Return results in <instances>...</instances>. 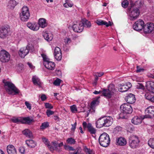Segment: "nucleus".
<instances>
[{
	"label": "nucleus",
	"instance_id": "obj_37",
	"mask_svg": "<svg viewBox=\"0 0 154 154\" xmlns=\"http://www.w3.org/2000/svg\"><path fill=\"white\" fill-rule=\"evenodd\" d=\"M148 144L151 148L154 149V138L150 139L148 141Z\"/></svg>",
	"mask_w": 154,
	"mask_h": 154
},
{
	"label": "nucleus",
	"instance_id": "obj_45",
	"mask_svg": "<svg viewBox=\"0 0 154 154\" xmlns=\"http://www.w3.org/2000/svg\"><path fill=\"white\" fill-rule=\"evenodd\" d=\"M61 80L59 79H57L53 82V84L56 86H59L60 85Z\"/></svg>",
	"mask_w": 154,
	"mask_h": 154
},
{
	"label": "nucleus",
	"instance_id": "obj_38",
	"mask_svg": "<svg viewBox=\"0 0 154 154\" xmlns=\"http://www.w3.org/2000/svg\"><path fill=\"white\" fill-rule=\"evenodd\" d=\"M55 58L58 61H60L61 60L62 57L61 52L59 53H56L54 54Z\"/></svg>",
	"mask_w": 154,
	"mask_h": 154
},
{
	"label": "nucleus",
	"instance_id": "obj_51",
	"mask_svg": "<svg viewBox=\"0 0 154 154\" xmlns=\"http://www.w3.org/2000/svg\"><path fill=\"white\" fill-rule=\"evenodd\" d=\"M45 106L46 108H48L49 109H52L53 108V106L51 105L49 103H45Z\"/></svg>",
	"mask_w": 154,
	"mask_h": 154
},
{
	"label": "nucleus",
	"instance_id": "obj_55",
	"mask_svg": "<svg viewBox=\"0 0 154 154\" xmlns=\"http://www.w3.org/2000/svg\"><path fill=\"white\" fill-rule=\"evenodd\" d=\"M144 70V69L143 68H140L138 66H137V72H143Z\"/></svg>",
	"mask_w": 154,
	"mask_h": 154
},
{
	"label": "nucleus",
	"instance_id": "obj_10",
	"mask_svg": "<svg viewBox=\"0 0 154 154\" xmlns=\"http://www.w3.org/2000/svg\"><path fill=\"white\" fill-rule=\"evenodd\" d=\"M146 114L143 118H152L154 117V106H150L148 107L145 110Z\"/></svg>",
	"mask_w": 154,
	"mask_h": 154
},
{
	"label": "nucleus",
	"instance_id": "obj_60",
	"mask_svg": "<svg viewBox=\"0 0 154 154\" xmlns=\"http://www.w3.org/2000/svg\"><path fill=\"white\" fill-rule=\"evenodd\" d=\"M67 4L69 7H71L73 5V4L71 2H69L68 3H67Z\"/></svg>",
	"mask_w": 154,
	"mask_h": 154
},
{
	"label": "nucleus",
	"instance_id": "obj_27",
	"mask_svg": "<svg viewBox=\"0 0 154 154\" xmlns=\"http://www.w3.org/2000/svg\"><path fill=\"white\" fill-rule=\"evenodd\" d=\"M22 133L24 135L29 138H32L33 137L32 132L28 129H26L22 131Z\"/></svg>",
	"mask_w": 154,
	"mask_h": 154
},
{
	"label": "nucleus",
	"instance_id": "obj_14",
	"mask_svg": "<svg viewBox=\"0 0 154 154\" xmlns=\"http://www.w3.org/2000/svg\"><path fill=\"white\" fill-rule=\"evenodd\" d=\"M144 26V21L140 19L134 23L133 27L134 30L138 31L143 29Z\"/></svg>",
	"mask_w": 154,
	"mask_h": 154
},
{
	"label": "nucleus",
	"instance_id": "obj_7",
	"mask_svg": "<svg viewBox=\"0 0 154 154\" xmlns=\"http://www.w3.org/2000/svg\"><path fill=\"white\" fill-rule=\"evenodd\" d=\"M140 140L138 137L136 135H132L129 137V144L132 148H135L139 146Z\"/></svg>",
	"mask_w": 154,
	"mask_h": 154
},
{
	"label": "nucleus",
	"instance_id": "obj_32",
	"mask_svg": "<svg viewBox=\"0 0 154 154\" xmlns=\"http://www.w3.org/2000/svg\"><path fill=\"white\" fill-rule=\"evenodd\" d=\"M132 122L135 125H138L142 122V119L137 116L134 117L131 120Z\"/></svg>",
	"mask_w": 154,
	"mask_h": 154
},
{
	"label": "nucleus",
	"instance_id": "obj_2",
	"mask_svg": "<svg viewBox=\"0 0 154 154\" xmlns=\"http://www.w3.org/2000/svg\"><path fill=\"white\" fill-rule=\"evenodd\" d=\"M112 123V119L111 117H102L100 118L96 122V126L100 128L103 127L110 126Z\"/></svg>",
	"mask_w": 154,
	"mask_h": 154
},
{
	"label": "nucleus",
	"instance_id": "obj_42",
	"mask_svg": "<svg viewBox=\"0 0 154 154\" xmlns=\"http://www.w3.org/2000/svg\"><path fill=\"white\" fill-rule=\"evenodd\" d=\"M128 5V2L127 0H124L122 3V5L123 7L126 8Z\"/></svg>",
	"mask_w": 154,
	"mask_h": 154
},
{
	"label": "nucleus",
	"instance_id": "obj_30",
	"mask_svg": "<svg viewBox=\"0 0 154 154\" xmlns=\"http://www.w3.org/2000/svg\"><path fill=\"white\" fill-rule=\"evenodd\" d=\"M43 36L45 39L48 41H51L53 38L52 35L51 33L45 32L43 33Z\"/></svg>",
	"mask_w": 154,
	"mask_h": 154
},
{
	"label": "nucleus",
	"instance_id": "obj_33",
	"mask_svg": "<svg viewBox=\"0 0 154 154\" xmlns=\"http://www.w3.org/2000/svg\"><path fill=\"white\" fill-rule=\"evenodd\" d=\"M81 23H82L83 28L84 26L90 27L91 26L90 22L85 19H83L82 20Z\"/></svg>",
	"mask_w": 154,
	"mask_h": 154
},
{
	"label": "nucleus",
	"instance_id": "obj_9",
	"mask_svg": "<svg viewBox=\"0 0 154 154\" xmlns=\"http://www.w3.org/2000/svg\"><path fill=\"white\" fill-rule=\"evenodd\" d=\"M29 12L27 7L24 6L22 8V12L20 14V17L22 21H26L29 17Z\"/></svg>",
	"mask_w": 154,
	"mask_h": 154
},
{
	"label": "nucleus",
	"instance_id": "obj_41",
	"mask_svg": "<svg viewBox=\"0 0 154 154\" xmlns=\"http://www.w3.org/2000/svg\"><path fill=\"white\" fill-rule=\"evenodd\" d=\"M49 124L48 122H46L42 123V125L40 126V128L41 129H44L49 126Z\"/></svg>",
	"mask_w": 154,
	"mask_h": 154
},
{
	"label": "nucleus",
	"instance_id": "obj_59",
	"mask_svg": "<svg viewBox=\"0 0 154 154\" xmlns=\"http://www.w3.org/2000/svg\"><path fill=\"white\" fill-rule=\"evenodd\" d=\"M70 42V39L69 38H68L67 39H65V42L66 44H68V43Z\"/></svg>",
	"mask_w": 154,
	"mask_h": 154
},
{
	"label": "nucleus",
	"instance_id": "obj_6",
	"mask_svg": "<svg viewBox=\"0 0 154 154\" xmlns=\"http://www.w3.org/2000/svg\"><path fill=\"white\" fill-rule=\"evenodd\" d=\"M98 140L100 144L104 147H107L110 142L109 135L106 133H103L100 135Z\"/></svg>",
	"mask_w": 154,
	"mask_h": 154
},
{
	"label": "nucleus",
	"instance_id": "obj_56",
	"mask_svg": "<svg viewBox=\"0 0 154 154\" xmlns=\"http://www.w3.org/2000/svg\"><path fill=\"white\" fill-rule=\"evenodd\" d=\"M27 64L31 69H33L35 68V66H33L32 63H30L28 62L27 63Z\"/></svg>",
	"mask_w": 154,
	"mask_h": 154
},
{
	"label": "nucleus",
	"instance_id": "obj_26",
	"mask_svg": "<svg viewBox=\"0 0 154 154\" xmlns=\"http://www.w3.org/2000/svg\"><path fill=\"white\" fill-rule=\"evenodd\" d=\"M27 26L30 29L34 31H37L39 29L38 25L35 23L32 24L31 23H27Z\"/></svg>",
	"mask_w": 154,
	"mask_h": 154
},
{
	"label": "nucleus",
	"instance_id": "obj_4",
	"mask_svg": "<svg viewBox=\"0 0 154 154\" xmlns=\"http://www.w3.org/2000/svg\"><path fill=\"white\" fill-rule=\"evenodd\" d=\"M42 140L43 142L48 147L50 150L52 152L54 150L58 152L60 151H61L60 147L63 146V142H61L58 143L57 141H54L51 142L52 144L54 146V147H53L49 144V142L48 140L46 139L45 138H42Z\"/></svg>",
	"mask_w": 154,
	"mask_h": 154
},
{
	"label": "nucleus",
	"instance_id": "obj_63",
	"mask_svg": "<svg viewBox=\"0 0 154 154\" xmlns=\"http://www.w3.org/2000/svg\"><path fill=\"white\" fill-rule=\"evenodd\" d=\"M102 91H95L93 93L95 94H100V93H102Z\"/></svg>",
	"mask_w": 154,
	"mask_h": 154
},
{
	"label": "nucleus",
	"instance_id": "obj_22",
	"mask_svg": "<svg viewBox=\"0 0 154 154\" xmlns=\"http://www.w3.org/2000/svg\"><path fill=\"white\" fill-rule=\"evenodd\" d=\"M100 98V97H97L95 99L93 100L91 103L90 108L91 110H92L94 113L95 111V107L96 106L99 104V101L98 99Z\"/></svg>",
	"mask_w": 154,
	"mask_h": 154
},
{
	"label": "nucleus",
	"instance_id": "obj_48",
	"mask_svg": "<svg viewBox=\"0 0 154 154\" xmlns=\"http://www.w3.org/2000/svg\"><path fill=\"white\" fill-rule=\"evenodd\" d=\"M54 111L49 109H48L46 112V114L49 117L50 115H53L54 113Z\"/></svg>",
	"mask_w": 154,
	"mask_h": 154
},
{
	"label": "nucleus",
	"instance_id": "obj_54",
	"mask_svg": "<svg viewBox=\"0 0 154 154\" xmlns=\"http://www.w3.org/2000/svg\"><path fill=\"white\" fill-rule=\"evenodd\" d=\"M41 98L42 101H44L46 99L47 97L45 94H42L41 97Z\"/></svg>",
	"mask_w": 154,
	"mask_h": 154
},
{
	"label": "nucleus",
	"instance_id": "obj_23",
	"mask_svg": "<svg viewBox=\"0 0 154 154\" xmlns=\"http://www.w3.org/2000/svg\"><path fill=\"white\" fill-rule=\"evenodd\" d=\"M7 150L8 154H17L16 148L12 145H9L7 147Z\"/></svg>",
	"mask_w": 154,
	"mask_h": 154
},
{
	"label": "nucleus",
	"instance_id": "obj_11",
	"mask_svg": "<svg viewBox=\"0 0 154 154\" xmlns=\"http://www.w3.org/2000/svg\"><path fill=\"white\" fill-rule=\"evenodd\" d=\"M10 31V28L8 26H4L0 27V38H4L8 35Z\"/></svg>",
	"mask_w": 154,
	"mask_h": 154
},
{
	"label": "nucleus",
	"instance_id": "obj_64",
	"mask_svg": "<svg viewBox=\"0 0 154 154\" xmlns=\"http://www.w3.org/2000/svg\"><path fill=\"white\" fill-rule=\"evenodd\" d=\"M90 112H91V113H92V112H93V111L92 110H91V109H89V110H88V111H87L88 113H87V115L86 117H88V116L89 114V113Z\"/></svg>",
	"mask_w": 154,
	"mask_h": 154
},
{
	"label": "nucleus",
	"instance_id": "obj_1",
	"mask_svg": "<svg viewBox=\"0 0 154 154\" xmlns=\"http://www.w3.org/2000/svg\"><path fill=\"white\" fill-rule=\"evenodd\" d=\"M140 3L138 4L137 2L133 3H131L130 6L128 8L129 11H131L129 16L130 19L131 20H135L139 16L140 14L139 8L140 7Z\"/></svg>",
	"mask_w": 154,
	"mask_h": 154
},
{
	"label": "nucleus",
	"instance_id": "obj_46",
	"mask_svg": "<svg viewBox=\"0 0 154 154\" xmlns=\"http://www.w3.org/2000/svg\"><path fill=\"white\" fill-rule=\"evenodd\" d=\"M134 130V128L131 125H130L127 128V131L130 133H131Z\"/></svg>",
	"mask_w": 154,
	"mask_h": 154
},
{
	"label": "nucleus",
	"instance_id": "obj_34",
	"mask_svg": "<svg viewBox=\"0 0 154 154\" xmlns=\"http://www.w3.org/2000/svg\"><path fill=\"white\" fill-rule=\"evenodd\" d=\"M32 81L33 83L35 85H40L41 84V82L37 76H34L32 78Z\"/></svg>",
	"mask_w": 154,
	"mask_h": 154
},
{
	"label": "nucleus",
	"instance_id": "obj_12",
	"mask_svg": "<svg viewBox=\"0 0 154 154\" xmlns=\"http://www.w3.org/2000/svg\"><path fill=\"white\" fill-rule=\"evenodd\" d=\"M10 55L8 52L5 50L0 51V60L2 62H8L10 60Z\"/></svg>",
	"mask_w": 154,
	"mask_h": 154
},
{
	"label": "nucleus",
	"instance_id": "obj_31",
	"mask_svg": "<svg viewBox=\"0 0 154 154\" xmlns=\"http://www.w3.org/2000/svg\"><path fill=\"white\" fill-rule=\"evenodd\" d=\"M26 144L28 146L31 148H33L36 146V142L31 140H27L26 141Z\"/></svg>",
	"mask_w": 154,
	"mask_h": 154
},
{
	"label": "nucleus",
	"instance_id": "obj_35",
	"mask_svg": "<svg viewBox=\"0 0 154 154\" xmlns=\"http://www.w3.org/2000/svg\"><path fill=\"white\" fill-rule=\"evenodd\" d=\"M17 5L16 2L14 0H10L8 3V6L11 9H13Z\"/></svg>",
	"mask_w": 154,
	"mask_h": 154
},
{
	"label": "nucleus",
	"instance_id": "obj_24",
	"mask_svg": "<svg viewBox=\"0 0 154 154\" xmlns=\"http://www.w3.org/2000/svg\"><path fill=\"white\" fill-rule=\"evenodd\" d=\"M97 24L98 25H105L106 27H108L111 26V22L109 21L108 23L105 21L100 20H97L96 21Z\"/></svg>",
	"mask_w": 154,
	"mask_h": 154
},
{
	"label": "nucleus",
	"instance_id": "obj_52",
	"mask_svg": "<svg viewBox=\"0 0 154 154\" xmlns=\"http://www.w3.org/2000/svg\"><path fill=\"white\" fill-rule=\"evenodd\" d=\"M23 65L22 64H19L17 67V69L19 71H21L23 69Z\"/></svg>",
	"mask_w": 154,
	"mask_h": 154
},
{
	"label": "nucleus",
	"instance_id": "obj_18",
	"mask_svg": "<svg viewBox=\"0 0 154 154\" xmlns=\"http://www.w3.org/2000/svg\"><path fill=\"white\" fill-rule=\"evenodd\" d=\"M73 30L76 32H81L83 30V26L81 23L74 24L72 26Z\"/></svg>",
	"mask_w": 154,
	"mask_h": 154
},
{
	"label": "nucleus",
	"instance_id": "obj_40",
	"mask_svg": "<svg viewBox=\"0 0 154 154\" xmlns=\"http://www.w3.org/2000/svg\"><path fill=\"white\" fill-rule=\"evenodd\" d=\"M67 142L68 143L72 144H75L76 142L74 139L71 137L68 138L67 140Z\"/></svg>",
	"mask_w": 154,
	"mask_h": 154
},
{
	"label": "nucleus",
	"instance_id": "obj_15",
	"mask_svg": "<svg viewBox=\"0 0 154 154\" xmlns=\"http://www.w3.org/2000/svg\"><path fill=\"white\" fill-rule=\"evenodd\" d=\"M84 129H87L88 131L91 134H95L96 132V129L94 128L90 123L87 124L85 122H84L82 123Z\"/></svg>",
	"mask_w": 154,
	"mask_h": 154
},
{
	"label": "nucleus",
	"instance_id": "obj_62",
	"mask_svg": "<svg viewBox=\"0 0 154 154\" xmlns=\"http://www.w3.org/2000/svg\"><path fill=\"white\" fill-rule=\"evenodd\" d=\"M72 127L71 128V130L72 131H74L76 128V126L75 125H74L73 124H72Z\"/></svg>",
	"mask_w": 154,
	"mask_h": 154
},
{
	"label": "nucleus",
	"instance_id": "obj_3",
	"mask_svg": "<svg viewBox=\"0 0 154 154\" xmlns=\"http://www.w3.org/2000/svg\"><path fill=\"white\" fill-rule=\"evenodd\" d=\"M4 84V87L7 92L9 94L14 95L18 94L20 91L14 85L9 82H3Z\"/></svg>",
	"mask_w": 154,
	"mask_h": 154
},
{
	"label": "nucleus",
	"instance_id": "obj_58",
	"mask_svg": "<svg viewBox=\"0 0 154 154\" xmlns=\"http://www.w3.org/2000/svg\"><path fill=\"white\" fill-rule=\"evenodd\" d=\"M54 119L55 120H57V121H59V117L57 116H54Z\"/></svg>",
	"mask_w": 154,
	"mask_h": 154
},
{
	"label": "nucleus",
	"instance_id": "obj_21",
	"mask_svg": "<svg viewBox=\"0 0 154 154\" xmlns=\"http://www.w3.org/2000/svg\"><path fill=\"white\" fill-rule=\"evenodd\" d=\"M146 87L151 92L154 93V82L148 81L146 82Z\"/></svg>",
	"mask_w": 154,
	"mask_h": 154
},
{
	"label": "nucleus",
	"instance_id": "obj_43",
	"mask_svg": "<svg viewBox=\"0 0 154 154\" xmlns=\"http://www.w3.org/2000/svg\"><path fill=\"white\" fill-rule=\"evenodd\" d=\"M85 151L86 154H95L94 152L90 149L86 148L85 149Z\"/></svg>",
	"mask_w": 154,
	"mask_h": 154
},
{
	"label": "nucleus",
	"instance_id": "obj_19",
	"mask_svg": "<svg viewBox=\"0 0 154 154\" xmlns=\"http://www.w3.org/2000/svg\"><path fill=\"white\" fill-rule=\"evenodd\" d=\"M126 101L128 103L133 104L136 101L135 95L131 93L129 94L125 98Z\"/></svg>",
	"mask_w": 154,
	"mask_h": 154
},
{
	"label": "nucleus",
	"instance_id": "obj_61",
	"mask_svg": "<svg viewBox=\"0 0 154 154\" xmlns=\"http://www.w3.org/2000/svg\"><path fill=\"white\" fill-rule=\"evenodd\" d=\"M103 74V72H101V73H98L97 72L96 73V75H97L99 77H100L101 76H102Z\"/></svg>",
	"mask_w": 154,
	"mask_h": 154
},
{
	"label": "nucleus",
	"instance_id": "obj_57",
	"mask_svg": "<svg viewBox=\"0 0 154 154\" xmlns=\"http://www.w3.org/2000/svg\"><path fill=\"white\" fill-rule=\"evenodd\" d=\"M25 151L24 148L23 147H20L19 149L20 152L22 153V154H23V153Z\"/></svg>",
	"mask_w": 154,
	"mask_h": 154
},
{
	"label": "nucleus",
	"instance_id": "obj_47",
	"mask_svg": "<svg viewBox=\"0 0 154 154\" xmlns=\"http://www.w3.org/2000/svg\"><path fill=\"white\" fill-rule=\"evenodd\" d=\"M61 53V51L60 48L58 47H56L55 48L54 50V54H55L56 53L58 54V53Z\"/></svg>",
	"mask_w": 154,
	"mask_h": 154
},
{
	"label": "nucleus",
	"instance_id": "obj_39",
	"mask_svg": "<svg viewBox=\"0 0 154 154\" xmlns=\"http://www.w3.org/2000/svg\"><path fill=\"white\" fill-rule=\"evenodd\" d=\"M153 95H152L150 92H147L146 93L145 96L146 99L150 101Z\"/></svg>",
	"mask_w": 154,
	"mask_h": 154
},
{
	"label": "nucleus",
	"instance_id": "obj_5",
	"mask_svg": "<svg viewBox=\"0 0 154 154\" xmlns=\"http://www.w3.org/2000/svg\"><path fill=\"white\" fill-rule=\"evenodd\" d=\"M116 92L115 85L113 84H110L107 89H103L102 91V96L107 99L111 98Z\"/></svg>",
	"mask_w": 154,
	"mask_h": 154
},
{
	"label": "nucleus",
	"instance_id": "obj_44",
	"mask_svg": "<svg viewBox=\"0 0 154 154\" xmlns=\"http://www.w3.org/2000/svg\"><path fill=\"white\" fill-rule=\"evenodd\" d=\"M136 87L137 89L142 90H144L145 89V87L141 83H137L136 85Z\"/></svg>",
	"mask_w": 154,
	"mask_h": 154
},
{
	"label": "nucleus",
	"instance_id": "obj_28",
	"mask_svg": "<svg viewBox=\"0 0 154 154\" xmlns=\"http://www.w3.org/2000/svg\"><path fill=\"white\" fill-rule=\"evenodd\" d=\"M22 124H29L34 122V120L32 118L30 117H24L22 119Z\"/></svg>",
	"mask_w": 154,
	"mask_h": 154
},
{
	"label": "nucleus",
	"instance_id": "obj_25",
	"mask_svg": "<svg viewBox=\"0 0 154 154\" xmlns=\"http://www.w3.org/2000/svg\"><path fill=\"white\" fill-rule=\"evenodd\" d=\"M116 142L118 145L121 146H124L127 143V141L126 139L122 137L118 138L116 140Z\"/></svg>",
	"mask_w": 154,
	"mask_h": 154
},
{
	"label": "nucleus",
	"instance_id": "obj_8",
	"mask_svg": "<svg viewBox=\"0 0 154 154\" xmlns=\"http://www.w3.org/2000/svg\"><path fill=\"white\" fill-rule=\"evenodd\" d=\"M33 48V46L32 45L29 44L26 48H22L20 49L19 52V55L22 58H24L29 51H32Z\"/></svg>",
	"mask_w": 154,
	"mask_h": 154
},
{
	"label": "nucleus",
	"instance_id": "obj_53",
	"mask_svg": "<svg viewBox=\"0 0 154 154\" xmlns=\"http://www.w3.org/2000/svg\"><path fill=\"white\" fill-rule=\"evenodd\" d=\"M25 104L27 108H28L29 110L31 109V104L28 102L26 101L25 102Z\"/></svg>",
	"mask_w": 154,
	"mask_h": 154
},
{
	"label": "nucleus",
	"instance_id": "obj_29",
	"mask_svg": "<svg viewBox=\"0 0 154 154\" xmlns=\"http://www.w3.org/2000/svg\"><path fill=\"white\" fill-rule=\"evenodd\" d=\"M38 24L39 26H40L42 28H44L47 26L46 20L44 18H40L39 19Z\"/></svg>",
	"mask_w": 154,
	"mask_h": 154
},
{
	"label": "nucleus",
	"instance_id": "obj_50",
	"mask_svg": "<svg viewBox=\"0 0 154 154\" xmlns=\"http://www.w3.org/2000/svg\"><path fill=\"white\" fill-rule=\"evenodd\" d=\"M70 109L72 112H75L77 111V109L76 106L75 105H73L70 107Z\"/></svg>",
	"mask_w": 154,
	"mask_h": 154
},
{
	"label": "nucleus",
	"instance_id": "obj_17",
	"mask_svg": "<svg viewBox=\"0 0 154 154\" xmlns=\"http://www.w3.org/2000/svg\"><path fill=\"white\" fill-rule=\"evenodd\" d=\"M154 29V24L152 23H147L144 25L143 30L145 33H150Z\"/></svg>",
	"mask_w": 154,
	"mask_h": 154
},
{
	"label": "nucleus",
	"instance_id": "obj_49",
	"mask_svg": "<svg viewBox=\"0 0 154 154\" xmlns=\"http://www.w3.org/2000/svg\"><path fill=\"white\" fill-rule=\"evenodd\" d=\"M41 56L43 58L44 62H45L46 61L49 60V59L47 57L46 55L44 54H42Z\"/></svg>",
	"mask_w": 154,
	"mask_h": 154
},
{
	"label": "nucleus",
	"instance_id": "obj_20",
	"mask_svg": "<svg viewBox=\"0 0 154 154\" xmlns=\"http://www.w3.org/2000/svg\"><path fill=\"white\" fill-rule=\"evenodd\" d=\"M43 64L46 68L50 70H53L55 68V64L53 62L50 61L49 60L46 61L44 62Z\"/></svg>",
	"mask_w": 154,
	"mask_h": 154
},
{
	"label": "nucleus",
	"instance_id": "obj_13",
	"mask_svg": "<svg viewBox=\"0 0 154 154\" xmlns=\"http://www.w3.org/2000/svg\"><path fill=\"white\" fill-rule=\"evenodd\" d=\"M120 109L123 113L125 114H131L133 111V109L130 104L124 103L122 105Z\"/></svg>",
	"mask_w": 154,
	"mask_h": 154
},
{
	"label": "nucleus",
	"instance_id": "obj_36",
	"mask_svg": "<svg viewBox=\"0 0 154 154\" xmlns=\"http://www.w3.org/2000/svg\"><path fill=\"white\" fill-rule=\"evenodd\" d=\"M22 118H20L19 119L17 118H16V117H13L11 119V121L14 123H18L19 122H20L22 123Z\"/></svg>",
	"mask_w": 154,
	"mask_h": 154
},
{
	"label": "nucleus",
	"instance_id": "obj_16",
	"mask_svg": "<svg viewBox=\"0 0 154 154\" xmlns=\"http://www.w3.org/2000/svg\"><path fill=\"white\" fill-rule=\"evenodd\" d=\"M131 86L132 85L130 82H127L123 85H119L118 91L122 92L126 91L131 87Z\"/></svg>",
	"mask_w": 154,
	"mask_h": 154
}]
</instances>
